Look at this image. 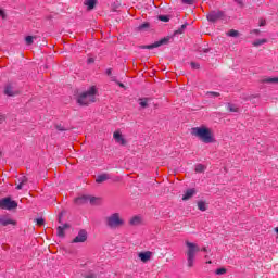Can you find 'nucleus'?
<instances>
[{
    "instance_id": "f257e3e1",
    "label": "nucleus",
    "mask_w": 278,
    "mask_h": 278,
    "mask_svg": "<svg viewBox=\"0 0 278 278\" xmlns=\"http://www.w3.org/2000/svg\"><path fill=\"white\" fill-rule=\"evenodd\" d=\"M191 136H194L198 140L204 142V144H213V142H216L214 131L205 125L191 128Z\"/></svg>"
},
{
    "instance_id": "f03ea898",
    "label": "nucleus",
    "mask_w": 278,
    "mask_h": 278,
    "mask_svg": "<svg viewBox=\"0 0 278 278\" xmlns=\"http://www.w3.org/2000/svg\"><path fill=\"white\" fill-rule=\"evenodd\" d=\"M187 250L185 255L187 257V266L188 268H194V262H197V254L201 251L199 244L190 241L185 242Z\"/></svg>"
},
{
    "instance_id": "7ed1b4c3",
    "label": "nucleus",
    "mask_w": 278,
    "mask_h": 278,
    "mask_svg": "<svg viewBox=\"0 0 278 278\" xmlns=\"http://www.w3.org/2000/svg\"><path fill=\"white\" fill-rule=\"evenodd\" d=\"M97 101V87L92 86L89 90L80 93L77 98L79 105H90Z\"/></svg>"
},
{
    "instance_id": "20e7f679",
    "label": "nucleus",
    "mask_w": 278,
    "mask_h": 278,
    "mask_svg": "<svg viewBox=\"0 0 278 278\" xmlns=\"http://www.w3.org/2000/svg\"><path fill=\"white\" fill-rule=\"evenodd\" d=\"M105 223L110 229H121L125 226V218L121 213H113L105 218Z\"/></svg>"
},
{
    "instance_id": "39448f33",
    "label": "nucleus",
    "mask_w": 278,
    "mask_h": 278,
    "mask_svg": "<svg viewBox=\"0 0 278 278\" xmlns=\"http://www.w3.org/2000/svg\"><path fill=\"white\" fill-rule=\"evenodd\" d=\"M18 203L13 201L12 198H2L0 199V210H16Z\"/></svg>"
},
{
    "instance_id": "423d86ee",
    "label": "nucleus",
    "mask_w": 278,
    "mask_h": 278,
    "mask_svg": "<svg viewBox=\"0 0 278 278\" xmlns=\"http://www.w3.org/2000/svg\"><path fill=\"white\" fill-rule=\"evenodd\" d=\"M206 18L210 23H218V21H223L225 18V12L223 11H211L207 15Z\"/></svg>"
},
{
    "instance_id": "0eeeda50",
    "label": "nucleus",
    "mask_w": 278,
    "mask_h": 278,
    "mask_svg": "<svg viewBox=\"0 0 278 278\" xmlns=\"http://www.w3.org/2000/svg\"><path fill=\"white\" fill-rule=\"evenodd\" d=\"M20 91L18 89H16V86L12 85V84H7L4 87V94H7V97H16V94H18Z\"/></svg>"
},
{
    "instance_id": "6e6552de",
    "label": "nucleus",
    "mask_w": 278,
    "mask_h": 278,
    "mask_svg": "<svg viewBox=\"0 0 278 278\" xmlns=\"http://www.w3.org/2000/svg\"><path fill=\"white\" fill-rule=\"evenodd\" d=\"M113 138L117 144H121L122 147H125L127 144V139L121 134V131L116 130L113 134Z\"/></svg>"
},
{
    "instance_id": "1a4fd4ad",
    "label": "nucleus",
    "mask_w": 278,
    "mask_h": 278,
    "mask_svg": "<svg viewBox=\"0 0 278 278\" xmlns=\"http://www.w3.org/2000/svg\"><path fill=\"white\" fill-rule=\"evenodd\" d=\"M138 257L139 260H141L143 264H147V262H151V258L153 257V252L151 251L139 252Z\"/></svg>"
},
{
    "instance_id": "9d476101",
    "label": "nucleus",
    "mask_w": 278,
    "mask_h": 278,
    "mask_svg": "<svg viewBox=\"0 0 278 278\" xmlns=\"http://www.w3.org/2000/svg\"><path fill=\"white\" fill-rule=\"evenodd\" d=\"M86 240H88V232H86V230H80L72 242L77 244L79 242H86Z\"/></svg>"
},
{
    "instance_id": "9b49d317",
    "label": "nucleus",
    "mask_w": 278,
    "mask_h": 278,
    "mask_svg": "<svg viewBox=\"0 0 278 278\" xmlns=\"http://www.w3.org/2000/svg\"><path fill=\"white\" fill-rule=\"evenodd\" d=\"M168 38H163L152 45L149 46H142L141 49H155L157 47H162V45H168Z\"/></svg>"
},
{
    "instance_id": "f8f14e48",
    "label": "nucleus",
    "mask_w": 278,
    "mask_h": 278,
    "mask_svg": "<svg viewBox=\"0 0 278 278\" xmlns=\"http://www.w3.org/2000/svg\"><path fill=\"white\" fill-rule=\"evenodd\" d=\"M0 224H2L3 227H8V225H16V222L8 215L0 216Z\"/></svg>"
},
{
    "instance_id": "ddd939ff",
    "label": "nucleus",
    "mask_w": 278,
    "mask_h": 278,
    "mask_svg": "<svg viewBox=\"0 0 278 278\" xmlns=\"http://www.w3.org/2000/svg\"><path fill=\"white\" fill-rule=\"evenodd\" d=\"M194 194H197V189L194 188L187 189L185 191V194L182 195V201H189V199H192Z\"/></svg>"
},
{
    "instance_id": "4468645a",
    "label": "nucleus",
    "mask_w": 278,
    "mask_h": 278,
    "mask_svg": "<svg viewBox=\"0 0 278 278\" xmlns=\"http://www.w3.org/2000/svg\"><path fill=\"white\" fill-rule=\"evenodd\" d=\"M84 203H88V195H81L75 199L76 205H84Z\"/></svg>"
},
{
    "instance_id": "2eb2a0df",
    "label": "nucleus",
    "mask_w": 278,
    "mask_h": 278,
    "mask_svg": "<svg viewBox=\"0 0 278 278\" xmlns=\"http://www.w3.org/2000/svg\"><path fill=\"white\" fill-rule=\"evenodd\" d=\"M110 179V174H101L97 177V184H103V181H108Z\"/></svg>"
},
{
    "instance_id": "dca6fc26",
    "label": "nucleus",
    "mask_w": 278,
    "mask_h": 278,
    "mask_svg": "<svg viewBox=\"0 0 278 278\" xmlns=\"http://www.w3.org/2000/svg\"><path fill=\"white\" fill-rule=\"evenodd\" d=\"M20 184L16 187V190H23V186L27 182V176H22L18 178Z\"/></svg>"
},
{
    "instance_id": "f3484780",
    "label": "nucleus",
    "mask_w": 278,
    "mask_h": 278,
    "mask_svg": "<svg viewBox=\"0 0 278 278\" xmlns=\"http://www.w3.org/2000/svg\"><path fill=\"white\" fill-rule=\"evenodd\" d=\"M85 5L87 10H94V5H97V0H85Z\"/></svg>"
},
{
    "instance_id": "a211bd4d",
    "label": "nucleus",
    "mask_w": 278,
    "mask_h": 278,
    "mask_svg": "<svg viewBox=\"0 0 278 278\" xmlns=\"http://www.w3.org/2000/svg\"><path fill=\"white\" fill-rule=\"evenodd\" d=\"M88 203H90L91 205H99V203H101V199L88 195Z\"/></svg>"
},
{
    "instance_id": "6ab92c4d",
    "label": "nucleus",
    "mask_w": 278,
    "mask_h": 278,
    "mask_svg": "<svg viewBox=\"0 0 278 278\" xmlns=\"http://www.w3.org/2000/svg\"><path fill=\"white\" fill-rule=\"evenodd\" d=\"M226 108H227V110L230 111V112H236V113L240 112V108H238V105L232 104V103H228V104L226 105Z\"/></svg>"
},
{
    "instance_id": "aec40b11",
    "label": "nucleus",
    "mask_w": 278,
    "mask_h": 278,
    "mask_svg": "<svg viewBox=\"0 0 278 278\" xmlns=\"http://www.w3.org/2000/svg\"><path fill=\"white\" fill-rule=\"evenodd\" d=\"M198 210H200V212H206L207 211V204L203 201L198 202Z\"/></svg>"
},
{
    "instance_id": "412c9836",
    "label": "nucleus",
    "mask_w": 278,
    "mask_h": 278,
    "mask_svg": "<svg viewBox=\"0 0 278 278\" xmlns=\"http://www.w3.org/2000/svg\"><path fill=\"white\" fill-rule=\"evenodd\" d=\"M66 227H68V225H66V224L63 227L62 226L58 227V236H59V238H64V229H66Z\"/></svg>"
},
{
    "instance_id": "4be33fe9",
    "label": "nucleus",
    "mask_w": 278,
    "mask_h": 278,
    "mask_svg": "<svg viewBox=\"0 0 278 278\" xmlns=\"http://www.w3.org/2000/svg\"><path fill=\"white\" fill-rule=\"evenodd\" d=\"M142 223V218L138 217V216H135L130 219V225H140Z\"/></svg>"
},
{
    "instance_id": "5701e85b",
    "label": "nucleus",
    "mask_w": 278,
    "mask_h": 278,
    "mask_svg": "<svg viewBox=\"0 0 278 278\" xmlns=\"http://www.w3.org/2000/svg\"><path fill=\"white\" fill-rule=\"evenodd\" d=\"M139 105H141L142 108H149V99L148 98L139 99Z\"/></svg>"
},
{
    "instance_id": "b1692460",
    "label": "nucleus",
    "mask_w": 278,
    "mask_h": 278,
    "mask_svg": "<svg viewBox=\"0 0 278 278\" xmlns=\"http://www.w3.org/2000/svg\"><path fill=\"white\" fill-rule=\"evenodd\" d=\"M267 40L266 39H256L254 42H253V46L254 47H261V45H266Z\"/></svg>"
},
{
    "instance_id": "393cba45",
    "label": "nucleus",
    "mask_w": 278,
    "mask_h": 278,
    "mask_svg": "<svg viewBox=\"0 0 278 278\" xmlns=\"http://www.w3.org/2000/svg\"><path fill=\"white\" fill-rule=\"evenodd\" d=\"M264 84H278V77H274V78H265Z\"/></svg>"
},
{
    "instance_id": "a878e982",
    "label": "nucleus",
    "mask_w": 278,
    "mask_h": 278,
    "mask_svg": "<svg viewBox=\"0 0 278 278\" xmlns=\"http://www.w3.org/2000/svg\"><path fill=\"white\" fill-rule=\"evenodd\" d=\"M195 173H205V165L203 164L195 165Z\"/></svg>"
},
{
    "instance_id": "bb28decb",
    "label": "nucleus",
    "mask_w": 278,
    "mask_h": 278,
    "mask_svg": "<svg viewBox=\"0 0 278 278\" xmlns=\"http://www.w3.org/2000/svg\"><path fill=\"white\" fill-rule=\"evenodd\" d=\"M206 97H207L208 99H212V98L220 97V93H219V92H215V91H208V92L206 93Z\"/></svg>"
},
{
    "instance_id": "cd10ccee",
    "label": "nucleus",
    "mask_w": 278,
    "mask_h": 278,
    "mask_svg": "<svg viewBox=\"0 0 278 278\" xmlns=\"http://www.w3.org/2000/svg\"><path fill=\"white\" fill-rule=\"evenodd\" d=\"M150 24L149 23H143L138 27L139 31H144L146 29H149Z\"/></svg>"
},
{
    "instance_id": "c85d7f7f",
    "label": "nucleus",
    "mask_w": 278,
    "mask_h": 278,
    "mask_svg": "<svg viewBox=\"0 0 278 278\" xmlns=\"http://www.w3.org/2000/svg\"><path fill=\"white\" fill-rule=\"evenodd\" d=\"M34 38H36V37H34V36H27V37L25 38L26 45H28V46L34 45Z\"/></svg>"
},
{
    "instance_id": "c756f323",
    "label": "nucleus",
    "mask_w": 278,
    "mask_h": 278,
    "mask_svg": "<svg viewBox=\"0 0 278 278\" xmlns=\"http://www.w3.org/2000/svg\"><path fill=\"white\" fill-rule=\"evenodd\" d=\"M216 275H226L227 274V268L222 267L215 270Z\"/></svg>"
},
{
    "instance_id": "7c9ffc66",
    "label": "nucleus",
    "mask_w": 278,
    "mask_h": 278,
    "mask_svg": "<svg viewBox=\"0 0 278 278\" xmlns=\"http://www.w3.org/2000/svg\"><path fill=\"white\" fill-rule=\"evenodd\" d=\"M227 36H230V38H236V36H238V30L231 29L227 33Z\"/></svg>"
},
{
    "instance_id": "2f4dec72",
    "label": "nucleus",
    "mask_w": 278,
    "mask_h": 278,
    "mask_svg": "<svg viewBox=\"0 0 278 278\" xmlns=\"http://www.w3.org/2000/svg\"><path fill=\"white\" fill-rule=\"evenodd\" d=\"M160 21H163V23H168L169 18L166 15L159 16Z\"/></svg>"
},
{
    "instance_id": "473e14b6",
    "label": "nucleus",
    "mask_w": 278,
    "mask_h": 278,
    "mask_svg": "<svg viewBox=\"0 0 278 278\" xmlns=\"http://www.w3.org/2000/svg\"><path fill=\"white\" fill-rule=\"evenodd\" d=\"M182 3H185L186 5H193L194 4V0H181Z\"/></svg>"
},
{
    "instance_id": "72a5a7b5",
    "label": "nucleus",
    "mask_w": 278,
    "mask_h": 278,
    "mask_svg": "<svg viewBox=\"0 0 278 278\" xmlns=\"http://www.w3.org/2000/svg\"><path fill=\"white\" fill-rule=\"evenodd\" d=\"M0 17L3 20L7 18L5 11L3 9H0Z\"/></svg>"
},
{
    "instance_id": "f704fd0d",
    "label": "nucleus",
    "mask_w": 278,
    "mask_h": 278,
    "mask_svg": "<svg viewBox=\"0 0 278 278\" xmlns=\"http://www.w3.org/2000/svg\"><path fill=\"white\" fill-rule=\"evenodd\" d=\"M37 225H39V227H42V225H45V219L38 218L37 219Z\"/></svg>"
},
{
    "instance_id": "c9c22d12",
    "label": "nucleus",
    "mask_w": 278,
    "mask_h": 278,
    "mask_svg": "<svg viewBox=\"0 0 278 278\" xmlns=\"http://www.w3.org/2000/svg\"><path fill=\"white\" fill-rule=\"evenodd\" d=\"M266 26V20H260V27Z\"/></svg>"
},
{
    "instance_id": "e433bc0d",
    "label": "nucleus",
    "mask_w": 278,
    "mask_h": 278,
    "mask_svg": "<svg viewBox=\"0 0 278 278\" xmlns=\"http://www.w3.org/2000/svg\"><path fill=\"white\" fill-rule=\"evenodd\" d=\"M204 260H206V264H212V261H210V256L208 255H205Z\"/></svg>"
},
{
    "instance_id": "4c0bfd02",
    "label": "nucleus",
    "mask_w": 278,
    "mask_h": 278,
    "mask_svg": "<svg viewBox=\"0 0 278 278\" xmlns=\"http://www.w3.org/2000/svg\"><path fill=\"white\" fill-rule=\"evenodd\" d=\"M251 34H255L256 36L260 35V29H253Z\"/></svg>"
},
{
    "instance_id": "58836bf2",
    "label": "nucleus",
    "mask_w": 278,
    "mask_h": 278,
    "mask_svg": "<svg viewBox=\"0 0 278 278\" xmlns=\"http://www.w3.org/2000/svg\"><path fill=\"white\" fill-rule=\"evenodd\" d=\"M3 121H5V115H0V125L3 123Z\"/></svg>"
},
{
    "instance_id": "ea45409f",
    "label": "nucleus",
    "mask_w": 278,
    "mask_h": 278,
    "mask_svg": "<svg viewBox=\"0 0 278 278\" xmlns=\"http://www.w3.org/2000/svg\"><path fill=\"white\" fill-rule=\"evenodd\" d=\"M87 62H88V64H92V63L94 62V60H93L92 58H89V59L87 60Z\"/></svg>"
},
{
    "instance_id": "a19ab883",
    "label": "nucleus",
    "mask_w": 278,
    "mask_h": 278,
    "mask_svg": "<svg viewBox=\"0 0 278 278\" xmlns=\"http://www.w3.org/2000/svg\"><path fill=\"white\" fill-rule=\"evenodd\" d=\"M191 66H192V68H199V64H197V63H191Z\"/></svg>"
},
{
    "instance_id": "79ce46f5",
    "label": "nucleus",
    "mask_w": 278,
    "mask_h": 278,
    "mask_svg": "<svg viewBox=\"0 0 278 278\" xmlns=\"http://www.w3.org/2000/svg\"><path fill=\"white\" fill-rule=\"evenodd\" d=\"M56 129H58L59 131H64V127H62V126H56Z\"/></svg>"
},
{
    "instance_id": "37998d69",
    "label": "nucleus",
    "mask_w": 278,
    "mask_h": 278,
    "mask_svg": "<svg viewBox=\"0 0 278 278\" xmlns=\"http://www.w3.org/2000/svg\"><path fill=\"white\" fill-rule=\"evenodd\" d=\"M200 251H203V253H207V248L203 247L202 249H200Z\"/></svg>"
},
{
    "instance_id": "c03bdc74",
    "label": "nucleus",
    "mask_w": 278,
    "mask_h": 278,
    "mask_svg": "<svg viewBox=\"0 0 278 278\" xmlns=\"http://www.w3.org/2000/svg\"><path fill=\"white\" fill-rule=\"evenodd\" d=\"M106 75H112V68L106 70Z\"/></svg>"
},
{
    "instance_id": "a18cd8bd",
    "label": "nucleus",
    "mask_w": 278,
    "mask_h": 278,
    "mask_svg": "<svg viewBox=\"0 0 278 278\" xmlns=\"http://www.w3.org/2000/svg\"><path fill=\"white\" fill-rule=\"evenodd\" d=\"M237 3L242 8L244 4H242V0H237Z\"/></svg>"
},
{
    "instance_id": "49530a36",
    "label": "nucleus",
    "mask_w": 278,
    "mask_h": 278,
    "mask_svg": "<svg viewBox=\"0 0 278 278\" xmlns=\"http://www.w3.org/2000/svg\"><path fill=\"white\" fill-rule=\"evenodd\" d=\"M119 88H125V85H123L122 83H118Z\"/></svg>"
},
{
    "instance_id": "de8ad7c7",
    "label": "nucleus",
    "mask_w": 278,
    "mask_h": 278,
    "mask_svg": "<svg viewBox=\"0 0 278 278\" xmlns=\"http://www.w3.org/2000/svg\"><path fill=\"white\" fill-rule=\"evenodd\" d=\"M181 29H186V24L181 26Z\"/></svg>"
},
{
    "instance_id": "09e8293b",
    "label": "nucleus",
    "mask_w": 278,
    "mask_h": 278,
    "mask_svg": "<svg viewBox=\"0 0 278 278\" xmlns=\"http://www.w3.org/2000/svg\"><path fill=\"white\" fill-rule=\"evenodd\" d=\"M112 81H116V79L112 78Z\"/></svg>"
},
{
    "instance_id": "8fccbe9b",
    "label": "nucleus",
    "mask_w": 278,
    "mask_h": 278,
    "mask_svg": "<svg viewBox=\"0 0 278 278\" xmlns=\"http://www.w3.org/2000/svg\"><path fill=\"white\" fill-rule=\"evenodd\" d=\"M178 34H181V30H178Z\"/></svg>"
}]
</instances>
